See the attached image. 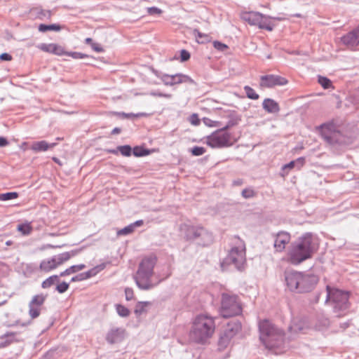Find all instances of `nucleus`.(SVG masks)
<instances>
[{"label": "nucleus", "mask_w": 359, "mask_h": 359, "mask_svg": "<svg viewBox=\"0 0 359 359\" xmlns=\"http://www.w3.org/2000/svg\"><path fill=\"white\" fill-rule=\"evenodd\" d=\"M318 245L311 233H306L292 243L288 252V261L297 265L310 259L317 250Z\"/></svg>", "instance_id": "1"}, {"label": "nucleus", "mask_w": 359, "mask_h": 359, "mask_svg": "<svg viewBox=\"0 0 359 359\" xmlns=\"http://www.w3.org/2000/svg\"><path fill=\"white\" fill-rule=\"evenodd\" d=\"M215 330V318L206 314H199L193 320L189 337L197 344H204L212 337Z\"/></svg>", "instance_id": "2"}, {"label": "nucleus", "mask_w": 359, "mask_h": 359, "mask_svg": "<svg viewBox=\"0 0 359 359\" xmlns=\"http://www.w3.org/2000/svg\"><path fill=\"white\" fill-rule=\"evenodd\" d=\"M156 262V257L150 256L142 259L139 264L137 271L133 276V279L140 290H149L161 283V280L156 282H154L152 280Z\"/></svg>", "instance_id": "3"}, {"label": "nucleus", "mask_w": 359, "mask_h": 359, "mask_svg": "<svg viewBox=\"0 0 359 359\" xmlns=\"http://www.w3.org/2000/svg\"><path fill=\"white\" fill-rule=\"evenodd\" d=\"M285 280L292 292L304 293L311 292L318 282V276L295 271L285 272Z\"/></svg>", "instance_id": "4"}, {"label": "nucleus", "mask_w": 359, "mask_h": 359, "mask_svg": "<svg viewBox=\"0 0 359 359\" xmlns=\"http://www.w3.org/2000/svg\"><path fill=\"white\" fill-rule=\"evenodd\" d=\"M259 339L268 349L280 346L284 342V332L268 320L259 323Z\"/></svg>", "instance_id": "5"}, {"label": "nucleus", "mask_w": 359, "mask_h": 359, "mask_svg": "<svg viewBox=\"0 0 359 359\" xmlns=\"http://www.w3.org/2000/svg\"><path fill=\"white\" fill-rule=\"evenodd\" d=\"M234 241V245L221 263V266L224 269L225 266L233 265L237 270L242 271L246 264L245 245L239 238H235Z\"/></svg>", "instance_id": "6"}, {"label": "nucleus", "mask_w": 359, "mask_h": 359, "mask_svg": "<svg viewBox=\"0 0 359 359\" xmlns=\"http://www.w3.org/2000/svg\"><path fill=\"white\" fill-rule=\"evenodd\" d=\"M327 296L325 302H330L333 307L334 313H338L344 311L348 308V293L342 290L326 287Z\"/></svg>", "instance_id": "7"}, {"label": "nucleus", "mask_w": 359, "mask_h": 359, "mask_svg": "<svg viewBox=\"0 0 359 359\" xmlns=\"http://www.w3.org/2000/svg\"><path fill=\"white\" fill-rule=\"evenodd\" d=\"M318 129L322 137L330 145L341 144L344 142V137L334 121L321 124Z\"/></svg>", "instance_id": "8"}, {"label": "nucleus", "mask_w": 359, "mask_h": 359, "mask_svg": "<svg viewBox=\"0 0 359 359\" xmlns=\"http://www.w3.org/2000/svg\"><path fill=\"white\" fill-rule=\"evenodd\" d=\"M242 308L236 295L222 294L221 315L224 318H230L241 314Z\"/></svg>", "instance_id": "9"}, {"label": "nucleus", "mask_w": 359, "mask_h": 359, "mask_svg": "<svg viewBox=\"0 0 359 359\" xmlns=\"http://www.w3.org/2000/svg\"><path fill=\"white\" fill-rule=\"evenodd\" d=\"M241 330V323L237 320L229 321L224 327L218 341V349L222 351L230 344L231 340Z\"/></svg>", "instance_id": "10"}, {"label": "nucleus", "mask_w": 359, "mask_h": 359, "mask_svg": "<svg viewBox=\"0 0 359 359\" xmlns=\"http://www.w3.org/2000/svg\"><path fill=\"white\" fill-rule=\"evenodd\" d=\"M230 141L231 135L224 129H219L207 137L206 143L212 148H222L231 146Z\"/></svg>", "instance_id": "11"}, {"label": "nucleus", "mask_w": 359, "mask_h": 359, "mask_svg": "<svg viewBox=\"0 0 359 359\" xmlns=\"http://www.w3.org/2000/svg\"><path fill=\"white\" fill-rule=\"evenodd\" d=\"M187 236L188 239L194 240L202 246L208 245L213 241L212 233L203 227H189L187 229Z\"/></svg>", "instance_id": "12"}, {"label": "nucleus", "mask_w": 359, "mask_h": 359, "mask_svg": "<svg viewBox=\"0 0 359 359\" xmlns=\"http://www.w3.org/2000/svg\"><path fill=\"white\" fill-rule=\"evenodd\" d=\"M156 76L159 78L165 86H174L182 83H193V79L187 75L183 74H176L174 75H169L167 74H162L156 72Z\"/></svg>", "instance_id": "13"}, {"label": "nucleus", "mask_w": 359, "mask_h": 359, "mask_svg": "<svg viewBox=\"0 0 359 359\" xmlns=\"http://www.w3.org/2000/svg\"><path fill=\"white\" fill-rule=\"evenodd\" d=\"M260 80V86L264 88H273L276 86H282L288 83L285 78L274 74L262 76Z\"/></svg>", "instance_id": "14"}, {"label": "nucleus", "mask_w": 359, "mask_h": 359, "mask_svg": "<svg viewBox=\"0 0 359 359\" xmlns=\"http://www.w3.org/2000/svg\"><path fill=\"white\" fill-rule=\"evenodd\" d=\"M290 234L287 231H280L275 235L273 247L276 252H283L286 244L290 241Z\"/></svg>", "instance_id": "15"}, {"label": "nucleus", "mask_w": 359, "mask_h": 359, "mask_svg": "<svg viewBox=\"0 0 359 359\" xmlns=\"http://www.w3.org/2000/svg\"><path fill=\"white\" fill-rule=\"evenodd\" d=\"M125 337V330L123 328H112L107 334L106 339L109 344L121 341Z\"/></svg>", "instance_id": "16"}, {"label": "nucleus", "mask_w": 359, "mask_h": 359, "mask_svg": "<svg viewBox=\"0 0 359 359\" xmlns=\"http://www.w3.org/2000/svg\"><path fill=\"white\" fill-rule=\"evenodd\" d=\"M39 48L47 53H53L57 55H62L65 54L64 48L55 43H41Z\"/></svg>", "instance_id": "17"}, {"label": "nucleus", "mask_w": 359, "mask_h": 359, "mask_svg": "<svg viewBox=\"0 0 359 359\" xmlns=\"http://www.w3.org/2000/svg\"><path fill=\"white\" fill-rule=\"evenodd\" d=\"M79 252V250H73L69 252H65L57 255L53 256L54 260H55L56 266L58 267L59 266L62 265L65 262H67L69 259H70L72 257H75L77 255Z\"/></svg>", "instance_id": "18"}, {"label": "nucleus", "mask_w": 359, "mask_h": 359, "mask_svg": "<svg viewBox=\"0 0 359 359\" xmlns=\"http://www.w3.org/2000/svg\"><path fill=\"white\" fill-rule=\"evenodd\" d=\"M307 328V321L304 318H294L289 327L290 331L294 333L304 332Z\"/></svg>", "instance_id": "19"}, {"label": "nucleus", "mask_w": 359, "mask_h": 359, "mask_svg": "<svg viewBox=\"0 0 359 359\" xmlns=\"http://www.w3.org/2000/svg\"><path fill=\"white\" fill-rule=\"evenodd\" d=\"M263 109L268 113L276 114L280 111V107L277 102L271 98H266L262 102Z\"/></svg>", "instance_id": "20"}, {"label": "nucleus", "mask_w": 359, "mask_h": 359, "mask_svg": "<svg viewBox=\"0 0 359 359\" xmlns=\"http://www.w3.org/2000/svg\"><path fill=\"white\" fill-rule=\"evenodd\" d=\"M260 13L259 12H243L241 13V19L245 22H248L251 25H256L258 20L260 19Z\"/></svg>", "instance_id": "21"}, {"label": "nucleus", "mask_w": 359, "mask_h": 359, "mask_svg": "<svg viewBox=\"0 0 359 359\" xmlns=\"http://www.w3.org/2000/svg\"><path fill=\"white\" fill-rule=\"evenodd\" d=\"M56 268H57V266H56L55 260H54L53 257L42 260L39 265L40 270L46 273Z\"/></svg>", "instance_id": "22"}, {"label": "nucleus", "mask_w": 359, "mask_h": 359, "mask_svg": "<svg viewBox=\"0 0 359 359\" xmlns=\"http://www.w3.org/2000/svg\"><path fill=\"white\" fill-rule=\"evenodd\" d=\"M56 145V143L48 144L47 142L42 140L39 142H35L32 145V149L34 151H46L49 148H53Z\"/></svg>", "instance_id": "23"}, {"label": "nucleus", "mask_w": 359, "mask_h": 359, "mask_svg": "<svg viewBox=\"0 0 359 359\" xmlns=\"http://www.w3.org/2000/svg\"><path fill=\"white\" fill-rule=\"evenodd\" d=\"M257 26L260 29H266L268 31H272L273 28L269 18L262 15V13L260 14V19L258 20Z\"/></svg>", "instance_id": "24"}, {"label": "nucleus", "mask_w": 359, "mask_h": 359, "mask_svg": "<svg viewBox=\"0 0 359 359\" xmlns=\"http://www.w3.org/2000/svg\"><path fill=\"white\" fill-rule=\"evenodd\" d=\"M330 325V320L323 315L319 316L316 318L315 323V329L318 330H323Z\"/></svg>", "instance_id": "25"}, {"label": "nucleus", "mask_w": 359, "mask_h": 359, "mask_svg": "<svg viewBox=\"0 0 359 359\" xmlns=\"http://www.w3.org/2000/svg\"><path fill=\"white\" fill-rule=\"evenodd\" d=\"M85 268H86V265L83 264L73 265V266L69 267L68 269H67L66 270H65L64 271L61 272L60 273V276L64 277V276L70 275L72 273H76L79 271H81Z\"/></svg>", "instance_id": "26"}, {"label": "nucleus", "mask_w": 359, "mask_h": 359, "mask_svg": "<svg viewBox=\"0 0 359 359\" xmlns=\"http://www.w3.org/2000/svg\"><path fill=\"white\" fill-rule=\"evenodd\" d=\"M151 305V302H139L135 308V313L137 316H140L142 313L147 312V307Z\"/></svg>", "instance_id": "27"}, {"label": "nucleus", "mask_w": 359, "mask_h": 359, "mask_svg": "<svg viewBox=\"0 0 359 359\" xmlns=\"http://www.w3.org/2000/svg\"><path fill=\"white\" fill-rule=\"evenodd\" d=\"M47 295L39 294L34 295L29 304L41 307L46 299Z\"/></svg>", "instance_id": "28"}, {"label": "nucleus", "mask_w": 359, "mask_h": 359, "mask_svg": "<svg viewBox=\"0 0 359 359\" xmlns=\"http://www.w3.org/2000/svg\"><path fill=\"white\" fill-rule=\"evenodd\" d=\"M59 277H60V276H57V275H53V276L48 277L45 280L43 281V283L41 284V287L44 289L50 287L55 283L59 282Z\"/></svg>", "instance_id": "29"}, {"label": "nucleus", "mask_w": 359, "mask_h": 359, "mask_svg": "<svg viewBox=\"0 0 359 359\" xmlns=\"http://www.w3.org/2000/svg\"><path fill=\"white\" fill-rule=\"evenodd\" d=\"M61 29V27L59 25L53 24V25H45L41 24L39 26V31L41 32H45L47 31H60Z\"/></svg>", "instance_id": "30"}, {"label": "nucleus", "mask_w": 359, "mask_h": 359, "mask_svg": "<svg viewBox=\"0 0 359 359\" xmlns=\"http://www.w3.org/2000/svg\"><path fill=\"white\" fill-rule=\"evenodd\" d=\"M41 307L29 304V315L32 319H35L40 316Z\"/></svg>", "instance_id": "31"}, {"label": "nucleus", "mask_w": 359, "mask_h": 359, "mask_svg": "<svg viewBox=\"0 0 359 359\" xmlns=\"http://www.w3.org/2000/svg\"><path fill=\"white\" fill-rule=\"evenodd\" d=\"M132 152L135 156L141 157L149 154V151L142 147H135L132 149Z\"/></svg>", "instance_id": "32"}, {"label": "nucleus", "mask_w": 359, "mask_h": 359, "mask_svg": "<svg viewBox=\"0 0 359 359\" xmlns=\"http://www.w3.org/2000/svg\"><path fill=\"white\" fill-rule=\"evenodd\" d=\"M244 90L248 98L251 100H258L259 95L255 91V90L249 86H244Z\"/></svg>", "instance_id": "33"}, {"label": "nucleus", "mask_w": 359, "mask_h": 359, "mask_svg": "<svg viewBox=\"0 0 359 359\" xmlns=\"http://www.w3.org/2000/svg\"><path fill=\"white\" fill-rule=\"evenodd\" d=\"M14 336V332H7L4 336H2L1 339L6 338V339L4 341L0 343V347H5L11 344L13 341Z\"/></svg>", "instance_id": "34"}, {"label": "nucleus", "mask_w": 359, "mask_h": 359, "mask_svg": "<svg viewBox=\"0 0 359 359\" xmlns=\"http://www.w3.org/2000/svg\"><path fill=\"white\" fill-rule=\"evenodd\" d=\"M318 81L324 89L332 87V81L325 76H318Z\"/></svg>", "instance_id": "35"}, {"label": "nucleus", "mask_w": 359, "mask_h": 359, "mask_svg": "<svg viewBox=\"0 0 359 359\" xmlns=\"http://www.w3.org/2000/svg\"><path fill=\"white\" fill-rule=\"evenodd\" d=\"M118 150L123 156H130L132 154V148L130 145L118 146Z\"/></svg>", "instance_id": "36"}, {"label": "nucleus", "mask_w": 359, "mask_h": 359, "mask_svg": "<svg viewBox=\"0 0 359 359\" xmlns=\"http://www.w3.org/2000/svg\"><path fill=\"white\" fill-rule=\"evenodd\" d=\"M17 229L23 235H29L32 230L31 226L29 224H19Z\"/></svg>", "instance_id": "37"}, {"label": "nucleus", "mask_w": 359, "mask_h": 359, "mask_svg": "<svg viewBox=\"0 0 359 359\" xmlns=\"http://www.w3.org/2000/svg\"><path fill=\"white\" fill-rule=\"evenodd\" d=\"M18 194L17 192L0 194V201H9L18 198Z\"/></svg>", "instance_id": "38"}, {"label": "nucleus", "mask_w": 359, "mask_h": 359, "mask_svg": "<svg viewBox=\"0 0 359 359\" xmlns=\"http://www.w3.org/2000/svg\"><path fill=\"white\" fill-rule=\"evenodd\" d=\"M116 311L121 317H128L130 314V311L126 306L118 304L116 305Z\"/></svg>", "instance_id": "39"}, {"label": "nucleus", "mask_w": 359, "mask_h": 359, "mask_svg": "<svg viewBox=\"0 0 359 359\" xmlns=\"http://www.w3.org/2000/svg\"><path fill=\"white\" fill-rule=\"evenodd\" d=\"M134 231V229L133 226L130 224L128 225L127 226H125L124 228L118 230L117 231L118 236H126L128 235Z\"/></svg>", "instance_id": "40"}, {"label": "nucleus", "mask_w": 359, "mask_h": 359, "mask_svg": "<svg viewBox=\"0 0 359 359\" xmlns=\"http://www.w3.org/2000/svg\"><path fill=\"white\" fill-rule=\"evenodd\" d=\"M190 151L193 156H199L204 154L206 150L203 147L196 146L191 149Z\"/></svg>", "instance_id": "41"}, {"label": "nucleus", "mask_w": 359, "mask_h": 359, "mask_svg": "<svg viewBox=\"0 0 359 359\" xmlns=\"http://www.w3.org/2000/svg\"><path fill=\"white\" fill-rule=\"evenodd\" d=\"M100 269L98 266L94 267L89 271L83 273L85 280L88 279L93 276H95L99 271Z\"/></svg>", "instance_id": "42"}, {"label": "nucleus", "mask_w": 359, "mask_h": 359, "mask_svg": "<svg viewBox=\"0 0 359 359\" xmlns=\"http://www.w3.org/2000/svg\"><path fill=\"white\" fill-rule=\"evenodd\" d=\"M194 34L197 38L198 43H203L204 41L207 40L208 37L207 34L200 32L198 29L194 30Z\"/></svg>", "instance_id": "43"}, {"label": "nucleus", "mask_w": 359, "mask_h": 359, "mask_svg": "<svg viewBox=\"0 0 359 359\" xmlns=\"http://www.w3.org/2000/svg\"><path fill=\"white\" fill-rule=\"evenodd\" d=\"M241 195L244 198H250L255 196V192L252 189L247 188L242 191Z\"/></svg>", "instance_id": "44"}, {"label": "nucleus", "mask_w": 359, "mask_h": 359, "mask_svg": "<svg viewBox=\"0 0 359 359\" xmlns=\"http://www.w3.org/2000/svg\"><path fill=\"white\" fill-rule=\"evenodd\" d=\"M69 283L63 281L62 283L58 284L57 286H56V290L59 292V293H64L68 289H69Z\"/></svg>", "instance_id": "45"}, {"label": "nucleus", "mask_w": 359, "mask_h": 359, "mask_svg": "<svg viewBox=\"0 0 359 359\" xmlns=\"http://www.w3.org/2000/svg\"><path fill=\"white\" fill-rule=\"evenodd\" d=\"M239 118H231L227 124L224 126L222 129H224V131H226L229 128H230L231 127H233L236 125L238 124V121H239Z\"/></svg>", "instance_id": "46"}, {"label": "nucleus", "mask_w": 359, "mask_h": 359, "mask_svg": "<svg viewBox=\"0 0 359 359\" xmlns=\"http://www.w3.org/2000/svg\"><path fill=\"white\" fill-rule=\"evenodd\" d=\"M213 46L217 50L222 52L225 51L228 48V46L226 44L217 41H215L213 42Z\"/></svg>", "instance_id": "47"}, {"label": "nucleus", "mask_w": 359, "mask_h": 359, "mask_svg": "<svg viewBox=\"0 0 359 359\" xmlns=\"http://www.w3.org/2000/svg\"><path fill=\"white\" fill-rule=\"evenodd\" d=\"M294 164H295V168L297 170H299V169H301L303 167V165L305 163V158L304 157H299V158H297L296 160H294Z\"/></svg>", "instance_id": "48"}, {"label": "nucleus", "mask_w": 359, "mask_h": 359, "mask_svg": "<svg viewBox=\"0 0 359 359\" xmlns=\"http://www.w3.org/2000/svg\"><path fill=\"white\" fill-rule=\"evenodd\" d=\"M125 295H126V299L127 301H130L133 299L134 297V292L133 290L130 287H127L125 289Z\"/></svg>", "instance_id": "49"}, {"label": "nucleus", "mask_w": 359, "mask_h": 359, "mask_svg": "<svg viewBox=\"0 0 359 359\" xmlns=\"http://www.w3.org/2000/svg\"><path fill=\"white\" fill-rule=\"evenodd\" d=\"M147 13L149 15H160L162 13V11L157 7H150L147 8Z\"/></svg>", "instance_id": "50"}, {"label": "nucleus", "mask_w": 359, "mask_h": 359, "mask_svg": "<svg viewBox=\"0 0 359 359\" xmlns=\"http://www.w3.org/2000/svg\"><path fill=\"white\" fill-rule=\"evenodd\" d=\"M180 57L182 62L187 61L190 58V53L186 50H182L180 51Z\"/></svg>", "instance_id": "51"}, {"label": "nucleus", "mask_w": 359, "mask_h": 359, "mask_svg": "<svg viewBox=\"0 0 359 359\" xmlns=\"http://www.w3.org/2000/svg\"><path fill=\"white\" fill-rule=\"evenodd\" d=\"M190 123L194 126H198L200 123V120L196 114H193L189 118Z\"/></svg>", "instance_id": "52"}, {"label": "nucleus", "mask_w": 359, "mask_h": 359, "mask_svg": "<svg viewBox=\"0 0 359 359\" xmlns=\"http://www.w3.org/2000/svg\"><path fill=\"white\" fill-rule=\"evenodd\" d=\"M151 95L153 96L162 97H165V98H171L172 97L171 94H166V93H160V92H151Z\"/></svg>", "instance_id": "53"}, {"label": "nucleus", "mask_w": 359, "mask_h": 359, "mask_svg": "<svg viewBox=\"0 0 359 359\" xmlns=\"http://www.w3.org/2000/svg\"><path fill=\"white\" fill-rule=\"evenodd\" d=\"M90 46L97 53H102L104 51L102 47L97 43H92Z\"/></svg>", "instance_id": "54"}, {"label": "nucleus", "mask_w": 359, "mask_h": 359, "mask_svg": "<svg viewBox=\"0 0 359 359\" xmlns=\"http://www.w3.org/2000/svg\"><path fill=\"white\" fill-rule=\"evenodd\" d=\"M295 168V164H294V161H290V163L284 165L283 167H282V170L283 171H285L286 170H291L292 168Z\"/></svg>", "instance_id": "55"}, {"label": "nucleus", "mask_w": 359, "mask_h": 359, "mask_svg": "<svg viewBox=\"0 0 359 359\" xmlns=\"http://www.w3.org/2000/svg\"><path fill=\"white\" fill-rule=\"evenodd\" d=\"M84 280H85V278L83 276V273H81L72 277L71 279V282L82 281Z\"/></svg>", "instance_id": "56"}, {"label": "nucleus", "mask_w": 359, "mask_h": 359, "mask_svg": "<svg viewBox=\"0 0 359 359\" xmlns=\"http://www.w3.org/2000/svg\"><path fill=\"white\" fill-rule=\"evenodd\" d=\"M0 60L5 61H10L12 60V56L6 53H4L0 55Z\"/></svg>", "instance_id": "57"}, {"label": "nucleus", "mask_w": 359, "mask_h": 359, "mask_svg": "<svg viewBox=\"0 0 359 359\" xmlns=\"http://www.w3.org/2000/svg\"><path fill=\"white\" fill-rule=\"evenodd\" d=\"M71 55L75 59H82V58H84L85 57H86V55L81 53H78V52H74V53H71Z\"/></svg>", "instance_id": "58"}, {"label": "nucleus", "mask_w": 359, "mask_h": 359, "mask_svg": "<svg viewBox=\"0 0 359 359\" xmlns=\"http://www.w3.org/2000/svg\"><path fill=\"white\" fill-rule=\"evenodd\" d=\"M8 144V141L4 137H0V147H6Z\"/></svg>", "instance_id": "59"}, {"label": "nucleus", "mask_w": 359, "mask_h": 359, "mask_svg": "<svg viewBox=\"0 0 359 359\" xmlns=\"http://www.w3.org/2000/svg\"><path fill=\"white\" fill-rule=\"evenodd\" d=\"M143 220L140 219V220H137L136 222H135L134 223H132L131 225L133 226V229H135L136 227L137 226H140L143 224Z\"/></svg>", "instance_id": "60"}, {"label": "nucleus", "mask_w": 359, "mask_h": 359, "mask_svg": "<svg viewBox=\"0 0 359 359\" xmlns=\"http://www.w3.org/2000/svg\"><path fill=\"white\" fill-rule=\"evenodd\" d=\"M149 116V114L144 113V112L135 114V117H147V116Z\"/></svg>", "instance_id": "61"}, {"label": "nucleus", "mask_w": 359, "mask_h": 359, "mask_svg": "<svg viewBox=\"0 0 359 359\" xmlns=\"http://www.w3.org/2000/svg\"><path fill=\"white\" fill-rule=\"evenodd\" d=\"M121 128H114L112 131H111V134L112 135H116V134H119L121 133Z\"/></svg>", "instance_id": "62"}, {"label": "nucleus", "mask_w": 359, "mask_h": 359, "mask_svg": "<svg viewBox=\"0 0 359 359\" xmlns=\"http://www.w3.org/2000/svg\"><path fill=\"white\" fill-rule=\"evenodd\" d=\"M122 116L125 118H131V117H135V114H133V113H130V114H126V113H122Z\"/></svg>", "instance_id": "63"}, {"label": "nucleus", "mask_w": 359, "mask_h": 359, "mask_svg": "<svg viewBox=\"0 0 359 359\" xmlns=\"http://www.w3.org/2000/svg\"><path fill=\"white\" fill-rule=\"evenodd\" d=\"M107 152L109 154H118V152H119V151L118 150V147H117L116 149H108Z\"/></svg>", "instance_id": "64"}]
</instances>
